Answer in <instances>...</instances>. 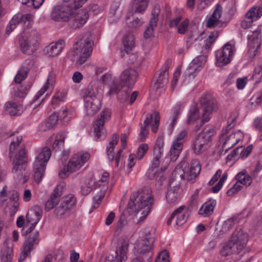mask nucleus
<instances>
[{
    "instance_id": "60",
    "label": "nucleus",
    "mask_w": 262,
    "mask_h": 262,
    "mask_svg": "<svg viewBox=\"0 0 262 262\" xmlns=\"http://www.w3.org/2000/svg\"><path fill=\"white\" fill-rule=\"evenodd\" d=\"M128 27L130 28H137L143 24V21L138 18H136L132 21L126 23Z\"/></svg>"
},
{
    "instance_id": "39",
    "label": "nucleus",
    "mask_w": 262,
    "mask_h": 262,
    "mask_svg": "<svg viewBox=\"0 0 262 262\" xmlns=\"http://www.w3.org/2000/svg\"><path fill=\"white\" fill-rule=\"evenodd\" d=\"M118 140V135L116 134H113L108 144L106 146L107 156L108 160L110 161H113L114 159L115 152L114 151V148L117 144Z\"/></svg>"
},
{
    "instance_id": "40",
    "label": "nucleus",
    "mask_w": 262,
    "mask_h": 262,
    "mask_svg": "<svg viewBox=\"0 0 262 262\" xmlns=\"http://www.w3.org/2000/svg\"><path fill=\"white\" fill-rule=\"evenodd\" d=\"M235 178L237 180L236 183L246 186L250 185L252 182L251 177L247 173L246 170H243L238 172L235 176Z\"/></svg>"
},
{
    "instance_id": "20",
    "label": "nucleus",
    "mask_w": 262,
    "mask_h": 262,
    "mask_svg": "<svg viewBox=\"0 0 262 262\" xmlns=\"http://www.w3.org/2000/svg\"><path fill=\"white\" fill-rule=\"evenodd\" d=\"M260 33L259 29L250 32L248 35V45L249 49L248 55L250 58L253 59L257 53L258 49L260 47Z\"/></svg>"
},
{
    "instance_id": "24",
    "label": "nucleus",
    "mask_w": 262,
    "mask_h": 262,
    "mask_svg": "<svg viewBox=\"0 0 262 262\" xmlns=\"http://www.w3.org/2000/svg\"><path fill=\"white\" fill-rule=\"evenodd\" d=\"M13 244L11 238L5 241L0 254L1 262H13Z\"/></svg>"
},
{
    "instance_id": "2",
    "label": "nucleus",
    "mask_w": 262,
    "mask_h": 262,
    "mask_svg": "<svg viewBox=\"0 0 262 262\" xmlns=\"http://www.w3.org/2000/svg\"><path fill=\"white\" fill-rule=\"evenodd\" d=\"M73 50L69 53V57L72 61L79 64L84 63L93 51V41L90 33L86 32L77 36Z\"/></svg>"
},
{
    "instance_id": "9",
    "label": "nucleus",
    "mask_w": 262,
    "mask_h": 262,
    "mask_svg": "<svg viewBox=\"0 0 262 262\" xmlns=\"http://www.w3.org/2000/svg\"><path fill=\"white\" fill-rule=\"evenodd\" d=\"M200 103L204 113L200 124L194 127L195 131L199 130L205 122L209 121L211 118V114L218 108L215 99L210 94L203 95L201 98Z\"/></svg>"
},
{
    "instance_id": "10",
    "label": "nucleus",
    "mask_w": 262,
    "mask_h": 262,
    "mask_svg": "<svg viewBox=\"0 0 262 262\" xmlns=\"http://www.w3.org/2000/svg\"><path fill=\"white\" fill-rule=\"evenodd\" d=\"M51 156V150L49 148L45 147L36 157L33 164L34 179L37 183H39L43 176L47 164Z\"/></svg>"
},
{
    "instance_id": "11",
    "label": "nucleus",
    "mask_w": 262,
    "mask_h": 262,
    "mask_svg": "<svg viewBox=\"0 0 262 262\" xmlns=\"http://www.w3.org/2000/svg\"><path fill=\"white\" fill-rule=\"evenodd\" d=\"M84 106L85 114L89 116L96 114L101 106V101L97 97V90L90 86L84 93Z\"/></svg>"
},
{
    "instance_id": "48",
    "label": "nucleus",
    "mask_w": 262,
    "mask_h": 262,
    "mask_svg": "<svg viewBox=\"0 0 262 262\" xmlns=\"http://www.w3.org/2000/svg\"><path fill=\"white\" fill-rule=\"evenodd\" d=\"M149 0H134V7L135 12L141 13L144 11L147 7Z\"/></svg>"
},
{
    "instance_id": "5",
    "label": "nucleus",
    "mask_w": 262,
    "mask_h": 262,
    "mask_svg": "<svg viewBox=\"0 0 262 262\" xmlns=\"http://www.w3.org/2000/svg\"><path fill=\"white\" fill-rule=\"evenodd\" d=\"M216 134L215 127L211 125L205 126L191 140V148L196 155H200L211 146L213 136Z\"/></svg>"
},
{
    "instance_id": "53",
    "label": "nucleus",
    "mask_w": 262,
    "mask_h": 262,
    "mask_svg": "<svg viewBox=\"0 0 262 262\" xmlns=\"http://www.w3.org/2000/svg\"><path fill=\"white\" fill-rule=\"evenodd\" d=\"M148 149L147 144L143 143L141 144L138 148L136 155V158L138 160H141Z\"/></svg>"
},
{
    "instance_id": "15",
    "label": "nucleus",
    "mask_w": 262,
    "mask_h": 262,
    "mask_svg": "<svg viewBox=\"0 0 262 262\" xmlns=\"http://www.w3.org/2000/svg\"><path fill=\"white\" fill-rule=\"evenodd\" d=\"M77 199L73 194L65 195L62 201L54 211V213L57 217L69 215L71 211L74 209L76 205Z\"/></svg>"
},
{
    "instance_id": "26",
    "label": "nucleus",
    "mask_w": 262,
    "mask_h": 262,
    "mask_svg": "<svg viewBox=\"0 0 262 262\" xmlns=\"http://www.w3.org/2000/svg\"><path fill=\"white\" fill-rule=\"evenodd\" d=\"M108 177L109 173L108 172H104L103 173L100 181L102 183H104L103 184V189H100L93 197V207L95 208L98 207L105 195V191L107 188L106 184H107V180Z\"/></svg>"
},
{
    "instance_id": "55",
    "label": "nucleus",
    "mask_w": 262,
    "mask_h": 262,
    "mask_svg": "<svg viewBox=\"0 0 262 262\" xmlns=\"http://www.w3.org/2000/svg\"><path fill=\"white\" fill-rule=\"evenodd\" d=\"M66 93L63 91L57 92L52 100V104H56L58 102H62L65 100Z\"/></svg>"
},
{
    "instance_id": "49",
    "label": "nucleus",
    "mask_w": 262,
    "mask_h": 262,
    "mask_svg": "<svg viewBox=\"0 0 262 262\" xmlns=\"http://www.w3.org/2000/svg\"><path fill=\"white\" fill-rule=\"evenodd\" d=\"M157 24L154 19L150 20L149 26L146 29L144 36L145 38H149L154 36L155 29L157 27Z\"/></svg>"
},
{
    "instance_id": "61",
    "label": "nucleus",
    "mask_w": 262,
    "mask_h": 262,
    "mask_svg": "<svg viewBox=\"0 0 262 262\" xmlns=\"http://www.w3.org/2000/svg\"><path fill=\"white\" fill-rule=\"evenodd\" d=\"M127 224V221L124 215H121L116 225L117 230L122 229Z\"/></svg>"
},
{
    "instance_id": "52",
    "label": "nucleus",
    "mask_w": 262,
    "mask_h": 262,
    "mask_svg": "<svg viewBox=\"0 0 262 262\" xmlns=\"http://www.w3.org/2000/svg\"><path fill=\"white\" fill-rule=\"evenodd\" d=\"M164 141L162 137H159L154 146V153L157 154H162L163 151ZM159 155H158V156Z\"/></svg>"
},
{
    "instance_id": "17",
    "label": "nucleus",
    "mask_w": 262,
    "mask_h": 262,
    "mask_svg": "<svg viewBox=\"0 0 262 262\" xmlns=\"http://www.w3.org/2000/svg\"><path fill=\"white\" fill-rule=\"evenodd\" d=\"M42 210L38 206H34L28 211L27 221L24 229L27 234L31 232L42 216Z\"/></svg>"
},
{
    "instance_id": "32",
    "label": "nucleus",
    "mask_w": 262,
    "mask_h": 262,
    "mask_svg": "<svg viewBox=\"0 0 262 262\" xmlns=\"http://www.w3.org/2000/svg\"><path fill=\"white\" fill-rule=\"evenodd\" d=\"M222 13V8L220 5H217L216 9L211 16L208 19L207 23V27L213 28L220 25V19Z\"/></svg>"
},
{
    "instance_id": "34",
    "label": "nucleus",
    "mask_w": 262,
    "mask_h": 262,
    "mask_svg": "<svg viewBox=\"0 0 262 262\" xmlns=\"http://www.w3.org/2000/svg\"><path fill=\"white\" fill-rule=\"evenodd\" d=\"M201 168L200 163L197 160H193L191 163L188 174H187V180L188 181H192L199 174Z\"/></svg>"
},
{
    "instance_id": "43",
    "label": "nucleus",
    "mask_w": 262,
    "mask_h": 262,
    "mask_svg": "<svg viewBox=\"0 0 262 262\" xmlns=\"http://www.w3.org/2000/svg\"><path fill=\"white\" fill-rule=\"evenodd\" d=\"M219 35V32L217 30L210 32L208 35L207 37L204 41L203 47L204 50H209L212 44L215 42Z\"/></svg>"
},
{
    "instance_id": "28",
    "label": "nucleus",
    "mask_w": 262,
    "mask_h": 262,
    "mask_svg": "<svg viewBox=\"0 0 262 262\" xmlns=\"http://www.w3.org/2000/svg\"><path fill=\"white\" fill-rule=\"evenodd\" d=\"M170 189L168 190L166 195L167 203L170 205H174L179 202L182 189L180 186L170 185Z\"/></svg>"
},
{
    "instance_id": "19",
    "label": "nucleus",
    "mask_w": 262,
    "mask_h": 262,
    "mask_svg": "<svg viewBox=\"0 0 262 262\" xmlns=\"http://www.w3.org/2000/svg\"><path fill=\"white\" fill-rule=\"evenodd\" d=\"M39 235L38 231H36L34 233L30 234L25 241L23 250L20 254L19 262L24 260L30 255L31 251L34 249V246L39 242Z\"/></svg>"
},
{
    "instance_id": "22",
    "label": "nucleus",
    "mask_w": 262,
    "mask_h": 262,
    "mask_svg": "<svg viewBox=\"0 0 262 262\" xmlns=\"http://www.w3.org/2000/svg\"><path fill=\"white\" fill-rule=\"evenodd\" d=\"M171 63V61L170 60H166L160 70L158 72L157 75H158L159 76L154 85L156 91L160 89L163 90L167 84L168 82V70Z\"/></svg>"
},
{
    "instance_id": "58",
    "label": "nucleus",
    "mask_w": 262,
    "mask_h": 262,
    "mask_svg": "<svg viewBox=\"0 0 262 262\" xmlns=\"http://www.w3.org/2000/svg\"><path fill=\"white\" fill-rule=\"evenodd\" d=\"M242 188L241 185L238 183H235L227 191V194L228 196L232 195L234 193H237Z\"/></svg>"
},
{
    "instance_id": "59",
    "label": "nucleus",
    "mask_w": 262,
    "mask_h": 262,
    "mask_svg": "<svg viewBox=\"0 0 262 262\" xmlns=\"http://www.w3.org/2000/svg\"><path fill=\"white\" fill-rule=\"evenodd\" d=\"M16 19H18L16 16H13L9 23V25L7 27L6 34L9 35L13 30L16 27V25L18 24Z\"/></svg>"
},
{
    "instance_id": "44",
    "label": "nucleus",
    "mask_w": 262,
    "mask_h": 262,
    "mask_svg": "<svg viewBox=\"0 0 262 262\" xmlns=\"http://www.w3.org/2000/svg\"><path fill=\"white\" fill-rule=\"evenodd\" d=\"M200 112L198 107L193 106L189 111L187 114L186 123L188 124H191L200 118Z\"/></svg>"
},
{
    "instance_id": "36",
    "label": "nucleus",
    "mask_w": 262,
    "mask_h": 262,
    "mask_svg": "<svg viewBox=\"0 0 262 262\" xmlns=\"http://www.w3.org/2000/svg\"><path fill=\"white\" fill-rule=\"evenodd\" d=\"M96 188L97 185L95 179L93 178H90L86 179L81 185V193L83 195H87Z\"/></svg>"
},
{
    "instance_id": "42",
    "label": "nucleus",
    "mask_w": 262,
    "mask_h": 262,
    "mask_svg": "<svg viewBox=\"0 0 262 262\" xmlns=\"http://www.w3.org/2000/svg\"><path fill=\"white\" fill-rule=\"evenodd\" d=\"M176 210L179 211L177 213L176 216V224L178 226H181L186 222L188 216V212L183 206L180 207Z\"/></svg>"
},
{
    "instance_id": "23",
    "label": "nucleus",
    "mask_w": 262,
    "mask_h": 262,
    "mask_svg": "<svg viewBox=\"0 0 262 262\" xmlns=\"http://www.w3.org/2000/svg\"><path fill=\"white\" fill-rule=\"evenodd\" d=\"M63 184L57 185L52 192L50 198L45 204V210L49 211L53 209L60 201V198L62 195Z\"/></svg>"
},
{
    "instance_id": "14",
    "label": "nucleus",
    "mask_w": 262,
    "mask_h": 262,
    "mask_svg": "<svg viewBox=\"0 0 262 262\" xmlns=\"http://www.w3.org/2000/svg\"><path fill=\"white\" fill-rule=\"evenodd\" d=\"M206 59L205 56L200 55L193 59L185 71L184 83H188L195 77L196 73L202 69L206 62Z\"/></svg>"
},
{
    "instance_id": "13",
    "label": "nucleus",
    "mask_w": 262,
    "mask_h": 262,
    "mask_svg": "<svg viewBox=\"0 0 262 262\" xmlns=\"http://www.w3.org/2000/svg\"><path fill=\"white\" fill-rule=\"evenodd\" d=\"M111 116V111L104 109L98 116L94 125L95 137L97 140H101L105 137L106 131L104 127V124L110 119Z\"/></svg>"
},
{
    "instance_id": "33",
    "label": "nucleus",
    "mask_w": 262,
    "mask_h": 262,
    "mask_svg": "<svg viewBox=\"0 0 262 262\" xmlns=\"http://www.w3.org/2000/svg\"><path fill=\"white\" fill-rule=\"evenodd\" d=\"M7 186L5 185L3 189L0 191V202L3 204L4 202L7 200L8 198L11 203L18 202L19 196L18 192L15 190H11L8 192H6Z\"/></svg>"
},
{
    "instance_id": "29",
    "label": "nucleus",
    "mask_w": 262,
    "mask_h": 262,
    "mask_svg": "<svg viewBox=\"0 0 262 262\" xmlns=\"http://www.w3.org/2000/svg\"><path fill=\"white\" fill-rule=\"evenodd\" d=\"M65 42L62 39H59L56 42H53L47 46L45 50V53L51 57L58 55L65 47Z\"/></svg>"
},
{
    "instance_id": "47",
    "label": "nucleus",
    "mask_w": 262,
    "mask_h": 262,
    "mask_svg": "<svg viewBox=\"0 0 262 262\" xmlns=\"http://www.w3.org/2000/svg\"><path fill=\"white\" fill-rule=\"evenodd\" d=\"M14 16H16L18 19H16L18 24H23L24 25L28 26L33 20V16L31 14L27 13L25 14H17Z\"/></svg>"
},
{
    "instance_id": "16",
    "label": "nucleus",
    "mask_w": 262,
    "mask_h": 262,
    "mask_svg": "<svg viewBox=\"0 0 262 262\" xmlns=\"http://www.w3.org/2000/svg\"><path fill=\"white\" fill-rule=\"evenodd\" d=\"M235 50L234 46L227 43L221 49L216 51L215 52L216 66L222 67L229 63Z\"/></svg>"
},
{
    "instance_id": "57",
    "label": "nucleus",
    "mask_w": 262,
    "mask_h": 262,
    "mask_svg": "<svg viewBox=\"0 0 262 262\" xmlns=\"http://www.w3.org/2000/svg\"><path fill=\"white\" fill-rule=\"evenodd\" d=\"M228 176V173L227 172L224 173L221 179H220L217 184L211 188V191L214 193H217L222 188L223 185L227 179Z\"/></svg>"
},
{
    "instance_id": "51",
    "label": "nucleus",
    "mask_w": 262,
    "mask_h": 262,
    "mask_svg": "<svg viewBox=\"0 0 262 262\" xmlns=\"http://www.w3.org/2000/svg\"><path fill=\"white\" fill-rule=\"evenodd\" d=\"M237 217L233 216L228 219L225 221L223 226L222 230L224 232L228 231L235 224L236 222H237Z\"/></svg>"
},
{
    "instance_id": "8",
    "label": "nucleus",
    "mask_w": 262,
    "mask_h": 262,
    "mask_svg": "<svg viewBox=\"0 0 262 262\" xmlns=\"http://www.w3.org/2000/svg\"><path fill=\"white\" fill-rule=\"evenodd\" d=\"M39 38V35L35 30L26 29L19 39L22 52L28 55L32 54L36 49Z\"/></svg>"
},
{
    "instance_id": "50",
    "label": "nucleus",
    "mask_w": 262,
    "mask_h": 262,
    "mask_svg": "<svg viewBox=\"0 0 262 262\" xmlns=\"http://www.w3.org/2000/svg\"><path fill=\"white\" fill-rule=\"evenodd\" d=\"M31 87L30 85H19L16 89L15 90V94L17 97H25L29 90Z\"/></svg>"
},
{
    "instance_id": "4",
    "label": "nucleus",
    "mask_w": 262,
    "mask_h": 262,
    "mask_svg": "<svg viewBox=\"0 0 262 262\" xmlns=\"http://www.w3.org/2000/svg\"><path fill=\"white\" fill-rule=\"evenodd\" d=\"M64 4L55 6L51 13V19L56 21H67L75 11L88 0H63Z\"/></svg>"
},
{
    "instance_id": "1",
    "label": "nucleus",
    "mask_w": 262,
    "mask_h": 262,
    "mask_svg": "<svg viewBox=\"0 0 262 262\" xmlns=\"http://www.w3.org/2000/svg\"><path fill=\"white\" fill-rule=\"evenodd\" d=\"M154 201L151 190L144 187L141 191L138 190L131 195L127 207L134 212H141L139 222H142L150 212Z\"/></svg>"
},
{
    "instance_id": "41",
    "label": "nucleus",
    "mask_w": 262,
    "mask_h": 262,
    "mask_svg": "<svg viewBox=\"0 0 262 262\" xmlns=\"http://www.w3.org/2000/svg\"><path fill=\"white\" fill-rule=\"evenodd\" d=\"M262 16V7L253 6L246 14L245 18H250L254 21L257 20Z\"/></svg>"
},
{
    "instance_id": "21",
    "label": "nucleus",
    "mask_w": 262,
    "mask_h": 262,
    "mask_svg": "<svg viewBox=\"0 0 262 262\" xmlns=\"http://www.w3.org/2000/svg\"><path fill=\"white\" fill-rule=\"evenodd\" d=\"M90 158V155L88 152H80L74 154L68 162L70 170L75 171L79 170Z\"/></svg>"
},
{
    "instance_id": "31",
    "label": "nucleus",
    "mask_w": 262,
    "mask_h": 262,
    "mask_svg": "<svg viewBox=\"0 0 262 262\" xmlns=\"http://www.w3.org/2000/svg\"><path fill=\"white\" fill-rule=\"evenodd\" d=\"M216 205V200L214 199H210L202 205L199 210L198 213L199 215L204 217L208 216L213 213Z\"/></svg>"
},
{
    "instance_id": "30",
    "label": "nucleus",
    "mask_w": 262,
    "mask_h": 262,
    "mask_svg": "<svg viewBox=\"0 0 262 262\" xmlns=\"http://www.w3.org/2000/svg\"><path fill=\"white\" fill-rule=\"evenodd\" d=\"M187 174H188V172L186 173L182 167H176L170 178V184L180 186L182 181L187 180Z\"/></svg>"
},
{
    "instance_id": "62",
    "label": "nucleus",
    "mask_w": 262,
    "mask_h": 262,
    "mask_svg": "<svg viewBox=\"0 0 262 262\" xmlns=\"http://www.w3.org/2000/svg\"><path fill=\"white\" fill-rule=\"evenodd\" d=\"M158 156L157 154L154 153V157L153 160L151 161V168L156 169L158 168L160 164V159L162 156V154H158Z\"/></svg>"
},
{
    "instance_id": "18",
    "label": "nucleus",
    "mask_w": 262,
    "mask_h": 262,
    "mask_svg": "<svg viewBox=\"0 0 262 262\" xmlns=\"http://www.w3.org/2000/svg\"><path fill=\"white\" fill-rule=\"evenodd\" d=\"M154 242V238L149 233L144 234V232L142 231L136 242L135 249L140 254L149 252L152 249Z\"/></svg>"
},
{
    "instance_id": "25",
    "label": "nucleus",
    "mask_w": 262,
    "mask_h": 262,
    "mask_svg": "<svg viewBox=\"0 0 262 262\" xmlns=\"http://www.w3.org/2000/svg\"><path fill=\"white\" fill-rule=\"evenodd\" d=\"M159 122L160 116L158 112H155L152 114H148L141 127V130H148L147 126L150 124L152 126V132L156 133L158 130Z\"/></svg>"
},
{
    "instance_id": "35",
    "label": "nucleus",
    "mask_w": 262,
    "mask_h": 262,
    "mask_svg": "<svg viewBox=\"0 0 262 262\" xmlns=\"http://www.w3.org/2000/svg\"><path fill=\"white\" fill-rule=\"evenodd\" d=\"M122 42L124 49L121 51V56L125 57V54L128 55V52H130L135 47L134 37L131 35H127L124 37Z\"/></svg>"
},
{
    "instance_id": "27",
    "label": "nucleus",
    "mask_w": 262,
    "mask_h": 262,
    "mask_svg": "<svg viewBox=\"0 0 262 262\" xmlns=\"http://www.w3.org/2000/svg\"><path fill=\"white\" fill-rule=\"evenodd\" d=\"M89 18V14L87 10H81L74 16L71 21V27L74 29H80L87 22Z\"/></svg>"
},
{
    "instance_id": "7",
    "label": "nucleus",
    "mask_w": 262,
    "mask_h": 262,
    "mask_svg": "<svg viewBox=\"0 0 262 262\" xmlns=\"http://www.w3.org/2000/svg\"><path fill=\"white\" fill-rule=\"evenodd\" d=\"M231 122L227 126L223 128L220 138V142L222 144L223 150L226 152L232 148L244 138L243 133L238 130L233 132L229 136H227L229 130L231 129L235 125L236 119H230Z\"/></svg>"
},
{
    "instance_id": "45",
    "label": "nucleus",
    "mask_w": 262,
    "mask_h": 262,
    "mask_svg": "<svg viewBox=\"0 0 262 262\" xmlns=\"http://www.w3.org/2000/svg\"><path fill=\"white\" fill-rule=\"evenodd\" d=\"M172 116L170 118V123L169 127L172 130L174 127L177 119L181 112V106L179 104L176 105L172 110Z\"/></svg>"
},
{
    "instance_id": "6",
    "label": "nucleus",
    "mask_w": 262,
    "mask_h": 262,
    "mask_svg": "<svg viewBox=\"0 0 262 262\" xmlns=\"http://www.w3.org/2000/svg\"><path fill=\"white\" fill-rule=\"evenodd\" d=\"M248 241V235L243 230H239L235 232L231 239L223 247L221 254L227 256L237 254L244 250Z\"/></svg>"
},
{
    "instance_id": "54",
    "label": "nucleus",
    "mask_w": 262,
    "mask_h": 262,
    "mask_svg": "<svg viewBox=\"0 0 262 262\" xmlns=\"http://www.w3.org/2000/svg\"><path fill=\"white\" fill-rule=\"evenodd\" d=\"M28 75V72L25 68L20 69L14 77V81L16 83H20L21 81L26 78Z\"/></svg>"
},
{
    "instance_id": "12",
    "label": "nucleus",
    "mask_w": 262,
    "mask_h": 262,
    "mask_svg": "<svg viewBox=\"0 0 262 262\" xmlns=\"http://www.w3.org/2000/svg\"><path fill=\"white\" fill-rule=\"evenodd\" d=\"M138 76V72L135 69L128 68L124 70L120 75V83L118 85L114 84V86L111 88V91L117 93L123 87L132 88L135 84Z\"/></svg>"
},
{
    "instance_id": "56",
    "label": "nucleus",
    "mask_w": 262,
    "mask_h": 262,
    "mask_svg": "<svg viewBox=\"0 0 262 262\" xmlns=\"http://www.w3.org/2000/svg\"><path fill=\"white\" fill-rule=\"evenodd\" d=\"M155 262H169V254L167 251L164 250L160 252Z\"/></svg>"
},
{
    "instance_id": "3",
    "label": "nucleus",
    "mask_w": 262,
    "mask_h": 262,
    "mask_svg": "<svg viewBox=\"0 0 262 262\" xmlns=\"http://www.w3.org/2000/svg\"><path fill=\"white\" fill-rule=\"evenodd\" d=\"M22 140L21 136L16 137V140L12 141L10 145L9 157L12 162L13 167L12 172L15 178H17L19 182L22 184L27 181V178L24 174L23 171L25 169L27 163L26 151L25 149L19 150L18 154L12 159V153Z\"/></svg>"
},
{
    "instance_id": "38",
    "label": "nucleus",
    "mask_w": 262,
    "mask_h": 262,
    "mask_svg": "<svg viewBox=\"0 0 262 262\" xmlns=\"http://www.w3.org/2000/svg\"><path fill=\"white\" fill-rule=\"evenodd\" d=\"M58 120V117L55 114H52L39 126V129L41 132H46L53 128Z\"/></svg>"
},
{
    "instance_id": "37",
    "label": "nucleus",
    "mask_w": 262,
    "mask_h": 262,
    "mask_svg": "<svg viewBox=\"0 0 262 262\" xmlns=\"http://www.w3.org/2000/svg\"><path fill=\"white\" fill-rule=\"evenodd\" d=\"M6 111L11 116L20 115L23 112L21 105L13 102H8L5 104Z\"/></svg>"
},
{
    "instance_id": "46",
    "label": "nucleus",
    "mask_w": 262,
    "mask_h": 262,
    "mask_svg": "<svg viewBox=\"0 0 262 262\" xmlns=\"http://www.w3.org/2000/svg\"><path fill=\"white\" fill-rule=\"evenodd\" d=\"M66 134L64 132H59L56 136L55 140L53 144V148L56 150L63 145Z\"/></svg>"
},
{
    "instance_id": "63",
    "label": "nucleus",
    "mask_w": 262,
    "mask_h": 262,
    "mask_svg": "<svg viewBox=\"0 0 262 262\" xmlns=\"http://www.w3.org/2000/svg\"><path fill=\"white\" fill-rule=\"evenodd\" d=\"M188 24L189 20L187 19H186L183 21H182L178 26V33L182 34H184L187 29Z\"/></svg>"
},
{
    "instance_id": "64",
    "label": "nucleus",
    "mask_w": 262,
    "mask_h": 262,
    "mask_svg": "<svg viewBox=\"0 0 262 262\" xmlns=\"http://www.w3.org/2000/svg\"><path fill=\"white\" fill-rule=\"evenodd\" d=\"M160 12V7L159 5H156L152 9L151 11V18L150 20L154 19L157 24L158 20L159 14Z\"/></svg>"
}]
</instances>
